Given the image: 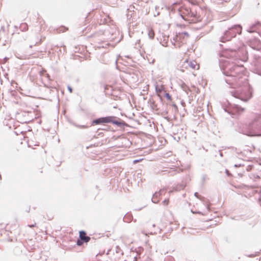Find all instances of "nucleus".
I'll return each instance as SVG.
<instances>
[{
  "label": "nucleus",
  "instance_id": "4468645a",
  "mask_svg": "<svg viewBox=\"0 0 261 261\" xmlns=\"http://www.w3.org/2000/svg\"><path fill=\"white\" fill-rule=\"evenodd\" d=\"M169 203V198H167L166 199H165L163 201V204L165 206H167Z\"/></svg>",
  "mask_w": 261,
  "mask_h": 261
},
{
  "label": "nucleus",
  "instance_id": "ddd939ff",
  "mask_svg": "<svg viewBox=\"0 0 261 261\" xmlns=\"http://www.w3.org/2000/svg\"><path fill=\"white\" fill-rule=\"evenodd\" d=\"M163 96H165L167 99H168L169 100H171V96L169 95V93H167L166 92H165V93L164 94Z\"/></svg>",
  "mask_w": 261,
  "mask_h": 261
},
{
  "label": "nucleus",
  "instance_id": "2eb2a0df",
  "mask_svg": "<svg viewBox=\"0 0 261 261\" xmlns=\"http://www.w3.org/2000/svg\"><path fill=\"white\" fill-rule=\"evenodd\" d=\"M141 160H142V159H141V160H134V161H133V163H134V164H136V163H137L139 162H140V161H141Z\"/></svg>",
  "mask_w": 261,
  "mask_h": 261
},
{
  "label": "nucleus",
  "instance_id": "f257e3e1",
  "mask_svg": "<svg viewBox=\"0 0 261 261\" xmlns=\"http://www.w3.org/2000/svg\"><path fill=\"white\" fill-rule=\"evenodd\" d=\"M202 11L200 9L198 11L195 8H189L185 6H181L179 9L181 17L190 23H196L201 21L202 17L200 14Z\"/></svg>",
  "mask_w": 261,
  "mask_h": 261
},
{
  "label": "nucleus",
  "instance_id": "6ab92c4d",
  "mask_svg": "<svg viewBox=\"0 0 261 261\" xmlns=\"http://www.w3.org/2000/svg\"><path fill=\"white\" fill-rule=\"evenodd\" d=\"M181 189H183V187H181V188H179V189H175V191L180 190Z\"/></svg>",
  "mask_w": 261,
  "mask_h": 261
},
{
  "label": "nucleus",
  "instance_id": "dca6fc26",
  "mask_svg": "<svg viewBox=\"0 0 261 261\" xmlns=\"http://www.w3.org/2000/svg\"><path fill=\"white\" fill-rule=\"evenodd\" d=\"M29 226L30 227H35V226H36V223H34V224H33V225H29Z\"/></svg>",
  "mask_w": 261,
  "mask_h": 261
},
{
  "label": "nucleus",
  "instance_id": "1a4fd4ad",
  "mask_svg": "<svg viewBox=\"0 0 261 261\" xmlns=\"http://www.w3.org/2000/svg\"><path fill=\"white\" fill-rule=\"evenodd\" d=\"M20 28L23 31H27L28 30V25L26 23H22L20 25Z\"/></svg>",
  "mask_w": 261,
  "mask_h": 261
},
{
  "label": "nucleus",
  "instance_id": "f03ea898",
  "mask_svg": "<svg viewBox=\"0 0 261 261\" xmlns=\"http://www.w3.org/2000/svg\"><path fill=\"white\" fill-rule=\"evenodd\" d=\"M199 68V65L195 61L186 60L182 63L180 70L183 72H193L194 70H198Z\"/></svg>",
  "mask_w": 261,
  "mask_h": 261
},
{
  "label": "nucleus",
  "instance_id": "39448f33",
  "mask_svg": "<svg viewBox=\"0 0 261 261\" xmlns=\"http://www.w3.org/2000/svg\"><path fill=\"white\" fill-rule=\"evenodd\" d=\"M80 240H78L76 242V244L78 246H81L84 242L87 243L90 240V238L86 236V233L84 231H80Z\"/></svg>",
  "mask_w": 261,
  "mask_h": 261
},
{
  "label": "nucleus",
  "instance_id": "20e7f679",
  "mask_svg": "<svg viewBox=\"0 0 261 261\" xmlns=\"http://www.w3.org/2000/svg\"><path fill=\"white\" fill-rule=\"evenodd\" d=\"M155 91L158 96L160 98H162L164 94L166 92L165 90V86L161 81H159L156 82L155 85Z\"/></svg>",
  "mask_w": 261,
  "mask_h": 261
},
{
  "label": "nucleus",
  "instance_id": "6e6552de",
  "mask_svg": "<svg viewBox=\"0 0 261 261\" xmlns=\"http://www.w3.org/2000/svg\"><path fill=\"white\" fill-rule=\"evenodd\" d=\"M154 32L153 30L151 28H149L148 30V36L149 38L151 39H153L154 37Z\"/></svg>",
  "mask_w": 261,
  "mask_h": 261
},
{
  "label": "nucleus",
  "instance_id": "a211bd4d",
  "mask_svg": "<svg viewBox=\"0 0 261 261\" xmlns=\"http://www.w3.org/2000/svg\"><path fill=\"white\" fill-rule=\"evenodd\" d=\"M68 89H69L70 92L71 93L72 92V89H71V88L69 87H68Z\"/></svg>",
  "mask_w": 261,
  "mask_h": 261
},
{
  "label": "nucleus",
  "instance_id": "9d476101",
  "mask_svg": "<svg viewBox=\"0 0 261 261\" xmlns=\"http://www.w3.org/2000/svg\"><path fill=\"white\" fill-rule=\"evenodd\" d=\"M132 218L133 217L130 215H126L125 216L124 219L125 222L129 223L131 222Z\"/></svg>",
  "mask_w": 261,
  "mask_h": 261
},
{
  "label": "nucleus",
  "instance_id": "f3484780",
  "mask_svg": "<svg viewBox=\"0 0 261 261\" xmlns=\"http://www.w3.org/2000/svg\"><path fill=\"white\" fill-rule=\"evenodd\" d=\"M98 256H99V255H97L96 256V257H95V259H96V260H97V261H99V259H98Z\"/></svg>",
  "mask_w": 261,
  "mask_h": 261
},
{
  "label": "nucleus",
  "instance_id": "f8f14e48",
  "mask_svg": "<svg viewBox=\"0 0 261 261\" xmlns=\"http://www.w3.org/2000/svg\"><path fill=\"white\" fill-rule=\"evenodd\" d=\"M163 224L165 225V227H167L168 225H172L173 224V222L170 221L166 220L163 222Z\"/></svg>",
  "mask_w": 261,
  "mask_h": 261
},
{
  "label": "nucleus",
  "instance_id": "423d86ee",
  "mask_svg": "<svg viewBox=\"0 0 261 261\" xmlns=\"http://www.w3.org/2000/svg\"><path fill=\"white\" fill-rule=\"evenodd\" d=\"M189 37V35L187 32L178 33L176 35L175 40L184 44L187 42Z\"/></svg>",
  "mask_w": 261,
  "mask_h": 261
},
{
  "label": "nucleus",
  "instance_id": "aec40b11",
  "mask_svg": "<svg viewBox=\"0 0 261 261\" xmlns=\"http://www.w3.org/2000/svg\"><path fill=\"white\" fill-rule=\"evenodd\" d=\"M172 230H173V229L171 227L169 228V230H171L172 231Z\"/></svg>",
  "mask_w": 261,
  "mask_h": 261
},
{
  "label": "nucleus",
  "instance_id": "412c9836",
  "mask_svg": "<svg viewBox=\"0 0 261 261\" xmlns=\"http://www.w3.org/2000/svg\"><path fill=\"white\" fill-rule=\"evenodd\" d=\"M197 193H196L195 194V195H196V196H197Z\"/></svg>",
  "mask_w": 261,
  "mask_h": 261
},
{
  "label": "nucleus",
  "instance_id": "9b49d317",
  "mask_svg": "<svg viewBox=\"0 0 261 261\" xmlns=\"http://www.w3.org/2000/svg\"><path fill=\"white\" fill-rule=\"evenodd\" d=\"M164 191V190H161L159 193H155L154 194V195H153V197H152V201L154 202H157V201H156L155 200V197H157L159 195H160L162 193H163V192Z\"/></svg>",
  "mask_w": 261,
  "mask_h": 261
},
{
  "label": "nucleus",
  "instance_id": "7ed1b4c3",
  "mask_svg": "<svg viewBox=\"0 0 261 261\" xmlns=\"http://www.w3.org/2000/svg\"><path fill=\"white\" fill-rule=\"evenodd\" d=\"M112 123L113 124L121 125V123L116 120L114 116H108L105 117H101L98 119L94 120L92 122L93 125H97L99 124Z\"/></svg>",
  "mask_w": 261,
  "mask_h": 261
},
{
  "label": "nucleus",
  "instance_id": "0eeeda50",
  "mask_svg": "<svg viewBox=\"0 0 261 261\" xmlns=\"http://www.w3.org/2000/svg\"><path fill=\"white\" fill-rule=\"evenodd\" d=\"M38 22L40 25V31L44 30L46 28V25L45 21L41 18H39Z\"/></svg>",
  "mask_w": 261,
  "mask_h": 261
}]
</instances>
